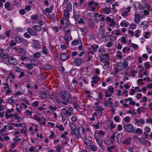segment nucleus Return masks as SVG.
Listing matches in <instances>:
<instances>
[{
    "label": "nucleus",
    "mask_w": 152,
    "mask_h": 152,
    "mask_svg": "<svg viewBox=\"0 0 152 152\" xmlns=\"http://www.w3.org/2000/svg\"><path fill=\"white\" fill-rule=\"evenodd\" d=\"M104 135L105 133L104 132L100 130L95 132L94 135L96 142L100 147L103 150H104L105 147L102 143V138H100V137L102 136H104Z\"/></svg>",
    "instance_id": "1"
},
{
    "label": "nucleus",
    "mask_w": 152,
    "mask_h": 152,
    "mask_svg": "<svg viewBox=\"0 0 152 152\" xmlns=\"http://www.w3.org/2000/svg\"><path fill=\"white\" fill-rule=\"evenodd\" d=\"M70 128V134L75 136V138H79L78 128L74 124L72 123H70L69 124Z\"/></svg>",
    "instance_id": "2"
},
{
    "label": "nucleus",
    "mask_w": 152,
    "mask_h": 152,
    "mask_svg": "<svg viewBox=\"0 0 152 152\" xmlns=\"http://www.w3.org/2000/svg\"><path fill=\"white\" fill-rule=\"evenodd\" d=\"M67 6L65 9L63 11V17L67 19L69 17L70 13L69 12L72 10V6L71 3L70 2H66Z\"/></svg>",
    "instance_id": "3"
},
{
    "label": "nucleus",
    "mask_w": 152,
    "mask_h": 152,
    "mask_svg": "<svg viewBox=\"0 0 152 152\" xmlns=\"http://www.w3.org/2000/svg\"><path fill=\"white\" fill-rule=\"evenodd\" d=\"M79 138L80 137L83 139L86 138L87 133L85 128L81 125L78 127Z\"/></svg>",
    "instance_id": "4"
},
{
    "label": "nucleus",
    "mask_w": 152,
    "mask_h": 152,
    "mask_svg": "<svg viewBox=\"0 0 152 152\" xmlns=\"http://www.w3.org/2000/svg\"><path fill=\"white\" fill-rule=\"evenodd\" d=\"M61 96L62 99L67 102L69 101L70 96L69 94L65 91H63L61 93Z\"/></svg>",
    "instance_id": "5"
},
{
    "label": "nucleus",
    "mask_w": 152,
    "mask_h": 152,
    "mask_svg": "<svg viewBox=\"0 0 152 152\" xmlns=\"http://www.w3.org/2000/svg\"><path fill=\"white\" fill-rule=\"evenodd\" d=\"M131 7H128L126 9H122L119 10L121 13V15L124 17H127L129 15V12L130 11Z\"/></svg>",
    "instance_id": "6"
},
{
    "label": "nucleus",
    "mask_w": 152,
    "mask_h": 152,
    "mask_svg": "<svg viewBox=\"0 0 152 152\" xmlns=\"http://www.w3.org/2000/svg\"><path fill=\"white\" fill-rule=\"evenodd\" d=\"M134 121V124L138 127H142L145 123V121L142 118L140 119H135Z\"/></svg>",
    "instance_id": "7"
},
{
    "label": "nucleus",
    "mask_w": 152,
    "mask_h": 152,
    "mask_svg": "<svg viewBox=\"0 0 152 152\" xmlns=\"http://www.w3.org/2000/svg\"><path fill=\"white\" fill-rule=\"evenodd\" d=\"M100 78L96 75L94 76L91 78V86L92 87L97 86L95 85L97 84L98 82L100 80Z\"/></svg>",
    "instance_id": "8"
},
{
    "label": "nucleus",
    "mask_w": 152,
    "mask_h": 152,
    "mask_svg": "<svg viewBox=\"0 0 152 152\" xmlns=\"http://www.w3.org/2000/svg\"><path fill=\"white\" fill-rule=\"evenodd\" d=\"M124 128L128 133L133 132L134 129V126L131 124H125L124 126Z\"/></svg>",
    "instance_id": "9"
},
{
    "label": "nucleus",
    "mask_w": 152,
    "mask_h": 152,
    "mask_svg": "<svg viewBox=\"0 0 152 152\" xmlns=\"http://www.w3.org/2000/svg\"><path fill=\"white\" fill-rule=\"evenodd\" d=\"M88 5L92 9V11L94 10L96 7H97L99 4L97 3H95L93 1H91L88 3Z\"/></svg>",
    "instance_id": "10"
},
{
    "label": "nucleus",
    "mask_w": 152,
    "mask_h": 152,
    "mask_svg": "<svg viewBox=\"0 0 152 152\" xmlns=\"http://www.w3.org/2000/svg\"><path fill=\"white\" fill-rule=\"evenodd\" d=\"M114 89L112 87H109L105 91V96L106 97L110 96L111 94L113 92Z\"/></svg>",
    "instance_id": "11"
},
{
    "label": "nucleus",
    "mask_w": 152,
    "mask_h": 152,
    "mask_svg": "<svg viewBox=\"0 0 152 152\" xmlns=\"http://www.w3.org/2000/svg\"><path fill=\"white\" fill-rule=\"evenodd\" d=\"M139 8L141 10L147 9L149 11H150V6L145 3H143L142 4H139Z\"/></svg>",
    "instance_id": "12"
},
{
    "label": "nucleus",
    "mask_w": 152,
    "mask_h": 152,
    "mask_svg": "<svg viewBox=\"0 0 152 152\" xmlns=\"http://www.w3.org/2000/svg\"><path fill=\"white\" fill-rule=\"evenodd\" d=\"M8 61L10 64L15 65L18 62V61L16 59L13 57H10L8 58Z\"/></svg>",
    "instance_id": "13"
},
{
    "label": "nucleus",
    "mask_w": 152,
    "mask_h": 152,
    "mask_svg": "<svg viewBox=\"0 0 152 152\" xmlns=\"http://www.w3.org/2000/svg\"><path fill=\"white\" fill-rule=\"evenodd\" d=\"M69 57L68 55L66 53H63L60 55V58L62 61H64L66 60Z\"/></svg>",
    "instance_id": "14"
},
{
    "label": "nucleus",
    "mask_w": 152,
    "mask_h": 152,
    "mask_svg": "<svg viewBox=\"0 0 152 152\" xmlns=\"http://www.w3.org/2000/svg\"><path fill=\"white\" fill-rule=\"evenodd\" d=\"M134 22L137 24H138L140 22V16L138 13L137 12H135L134 13Z\"/></svg>",
    "instance_id": "15"
},
{
    "label": "nucleus",
    "mask_w": 152,
    "mask_h": 152,
    "mask_svg": "<svg viewBox=\"0 0 152 152\" xmlns=\"http://www.w3.org/2000/svg\"><path fill=\"white\" fill-rule=\"evenodd\" d=\"M128 58H125L124 60L123 63H122V65L123 70L126 69L128 67V64L127 61L129 60Z\"/></svg>",
    "instance_id": "16"
},
{
    "label": "nucleus",
    "mask_w": 152,
    "mask_h": 152,
    "mask_svg": "<svg viewBox=\"0 0 152 152\" xmlns=\"http://www.w3.org/2000/svg\"><path fill=\"white\" fill-rule=\"evenodd\" d=\"M61 23L65 28L67 27L69 24L68 19H66L64 18H63L61 20Z\"/></svg>",
    "instance_id": "17"
},
{
    "label": "nucleus",
    "mask_w": 152,
    "mask_h": 152,
    "mask_svg": "<svg viewBox=\"0 0 152 152\" xmlns=\"http://www.w3.org/2000/svg\"><path fill=\"white\" fill-rule=\"evenodd\" d=\"M34 48L36 50H38L41 48L40 42L37 40H36L34 44Z\"/></svg>",
    "instance_id": "18"
},
{
    "label": "nucleus",
    "mask_w": 152,
    "mask_h": 152,
    "mask_svg": "<svg viewBox=\"0 0 152 152\" xmlns=\"http://www.w3.org/2000/svg\"><path fill=\"white\" fill-rule=\"evenodd\" d=\"M61 117L62 119V122L63 124L64 125L67 124V118L66 115H65V114H64V113L62 114L61 115Z\"/></svg>",
    "instance_id": "19"
},
{
    "label": "nucleus",
    "mask_w": 152,
    "mask_h": 152,
    "mask_svg": "<svg viewBox=\"0 0 152 152\" xmlns=\"http://www.w3.org/2000/svg\"><path fill=\"white\" fill-rule=\"evenodd\" d=\"M103 142L104 144L108 145H110L111 143H112V141L107 136L105 137L103 140Z\"/></svg>",
    "instance_id": "20"
},
{
    "label": "nucleus",
    "mask_w": 152,
    "mask_h": 152,
    "mask_svg": "<svg viewBox=\"0 0 152 152\" xmlns=\"http://www.w3.org/2000/svg\"><path fill=\"white\" fill-rule=\"evenodd\" d=\"M123 135V133H120L118 134L116 137L118 143L119 144L121 143Z\"/></svg>",
    "instance_id": "21"
},
{
    "label": "nucleus",
    "mask_w": 152,
    "mask_h": 152,
    "mask_svg": "<svg viewBox=\"0 0 152 152\" xmlns=\"http://www.w3.org/2000/svg\"><path fill=\"white\" fill-rule=\"evenodd\" d=\"M74 62L76 66H79L82 63V60L80 58H75L74 60Z\"/></svg>",
    "instance_id": "22"
},
{
    "label": "nucleus",
    "mask_w": 152,
    "mask_h": 152,
    "mask_svg": "<svg viewBox=\"0 0 152 152\" xmlns=\"http://www.w3.org/2000/svg\"><path fill=\"white\" fill-rule=\"evenodd\" d=\"M101 60L103 62H105L108 60V56L107 54L105 55H102L101 56Z\"/></svg>",
    "instance_id": "23"
},
{
    "label": "nucleus",
    "mask_w": 152,
    "mask_h": 152,
    "mask_svg": "<svg viewBox=\"0 0 152 152\" xmlns=\"http://www.w3.org/2000/svg\"><path fill=\"white\" fill-rule=\"evenodd\" d=\"M131 139L130 137H127L124 139L123 141V143L126 145H128L130 144Z\"/></svg>",
    "instance_id": "24"
},
{
    "label": "nucleus",
    "mask_w": 152,
    "mask_h": 152,
    "mask_svg": "<svg viewBox=\"0 0 152 152\" xmlns=\"http://www.w3.org/2000/svg\"><path fill=\"white\" fill-rule=\"evenodd\" d=\"M120 26L123 27L124 26L125 27H127L129 25V24L128 23V21L126 20H122L120 23Z\"/></svg>",
    "instance_id": "25"
},
{
    "label": "nucleus",
    "mask_w": 152,
    "mask_h": 152,
    "mask_svg": "<svg viewBox=\"0 0 152 152\" xmlns=\"http://www.w3.org/2000/svg\"><path fill=\"white\" fill-rule=\"evenodd\" d=\"M133 133L134 134L137 133L141 135L142 133V130L140 128H137L136 129L134 128Z\"/></svg>",
    "instance_id": "26"
},
{
    "label": "nucleus",
    "mask_w": 152,
    "mask_h": 152,
    "mask_svg": "<svg viewBox=\"0 0 152 152\" xmlns=\"http://www.w3.org/2000/svg\"><path fill=\"white\" fill-rule=\"evenodd\" d=\"M129 45L130 47H132L135 50H137L139 49V46L136 44L133 43H131Z\"/></svg>",
    "instance_id": "27"
},
{
    "label": "nucleus",
    "mask_w": 152,
    "mask_h": 152,
    "mask_svg": "<svg viewBox=\"0 0 152 152\" xmlns=\"http://www.w3.org/2000/svg\"><path fill=\"white\" fill-rule=\"evenodd\" d=\"M27 31L31 35L36 36L37 35V32L33 31L30 28H29L28 29Z\"/></svg>",
    "instance_id": "28"
},
{
    "label": "nucleus",
    "mask_w": 152,
    "mask_h": 152,
    "mask_svg": "<svg viewBox=\"0 0 152 152\" xmlns=\"http://www.w3.org/2000/svg\"><path fill=\"white\" fill-rule=\"evenodd\" d=\"M10 4L9 2H7L4 4L5 8L8 11H11L12 9V8L10 7Z\"/></svg>",
    "instance_id": "29"
},
{
    "label": "nucleus",
    "mask_w": 152,
    "mask_h": 152,
    "mask_svg": "<svg viewBox=\"0 0 152 152\" xmlns=\"http://www.w3.org/2000/svg\"><path fill=\"white\" fill-rule=\"evenodd\" d=\"M141 27L145 29L148 26V23L146 21H144L141 22L140 24Z\"/></svg>",
    "instance_id": "30"
},
{
    "label": "nucleus",
    "mask_w": 152,
    "mask_h": 152,
    "mask_svg": "<svg viewBox=\"0 0 152 152\" xmlns=\"http://www.w3.org/2000/svg\"><path fill=\"white\" fill-rule=\"evenodd\" d=\"M47 97L46 94L44 92H41L40 93V98L42 99H45Z\"/></svg>",
    "instance_id": "31"
},
{
    "label": "nucleus",
    "mask_w": 152,
    "mask_h": 152,
    "mask_svg": "<svg viewBox=\"0 0 152 152\" xmlns=\"http://www.w3.org/2000/svg\"><path fill=\"white\" fill-rule=\"evenodd\" d=\"M32 111H30L28 110H27L25 111V112L24 113H26V115L28 117H31L32 116Z\"/></svg>",
    "instance_id": "32"
},
{
    "label": "nucleus",
    "mask_w": 152,
    "mask_h": 152,
    "mask_svg": "<svg viewBox=\"0 0 152 152\" xmlns=\"http://www.w3.org/2000/svg\"><path fill=\"white\" fill-rule=\"evenodd\" d=\"M56 128L61 131H64V128L61 124H56Z\"/></svg>",
    "instance_id": "33"
},
{
    "label": "nucleus",
    "mask_w": 152,
    "mask_h": 152,
    "mask_svg": "<svg viewBox=\"0 0 152 152\" xmlns=\"http://www.w3.org/2000/svg\"><path fill=\"white\" fill-rule=\"evenodd\" d=\"M138 140L140 142L144 144L146 142H147L150 145L151 142H150L148 141H146L144 139L140 137H138Z\"/></svg>",
    "instance_id": "34"
},
{
    "label": "nucleus",
    "mask_w": 152,
    "mask_h": 152,
    "mask_svg": "<svg viewBox=\"0 0 152 152\" xmlns=\"http://www.w3.org/2000/svg\"><path fill=\"white\" fill-rule=\"evenodd\" d=\"M103 108L101 106H96L95 107V110L98 113H100L103 111Z\"/></svg>",
    "instance_id": "35"
},
{
    "label": "nucleus",
    "mask_w": 152,
    "mask_h": 152,
    "mask_svg": "<svg viewBox=\"0 0 152 152\" xmlns=\"http://www.w3.org/2000/svg\"><path fill=\"white\" fill-rule=\"evenodd\" d=\"M98 36H103L104 34V31L102 28L99 29L98 30Z\"/></svg>",
    "instance_id": "36"
},
{
    "label": "nucleus",
    "mask_w": 152,
    "mask_h": 152,
    "mask_svg": "<svg viewBox=\"0 0 152 152\" xmlns=\"http://www.w3.org/2000/svg\"><path fill=\"white\" fill-rule=\"evenodd\" d=\"M5 116L6 119H8L11 118L13 117V114H12V113L9 114V113H8L7 112H6L5 114Z\"/></svg>",
    "instance_id": "37"
},
{
    "label": "nucleus",
    "mask_w": 152,
    "mask_h": 152,
    "mask_svg": "<svg viewBox=\"0 0 152 152\" xmlns=\"http://www.w3.org/2000/svg\"><path fill=\"white\" fill-rule=\"evenodd\" d=\"M15 41L18 43H20L21 42L22 39L19 36H17L15 38Z\"/></svg>",
    "instance_id": "38"
},
{
    "label": "nucleus",
    "mask_w": 152,
    "mask_h": 152,
    "mask_svg": "<svg viewBox=\"0 0 152 152\" xmlns=\"http://www.w3.org/2000/svg\"><path fill=\"white\" fill-rule=\"evenodd\" d=\"M144 37L145 39H148L150 37L151 34L148 31H145L144 32Z\"/></svg>",
    "instance_id": "39"
},
{
    "label": "nucleus",
    "mask_w": 152,
    "mask_h": 152,
    "mask_svg": "<svg viewBox=\"0 0 152 152\" xmlns=\"http://www.w3.org/2000/svg\"><path fill=\"white\" fill-rule=\"evenodd\" d=\"M116 56L118 58L120 59H121L122 58V57L121 55L122 53L121 51L119 50L117 51L116 52Z\"/></svg>",
    "instance_id": "40"
},
{
    "label": "nucleus",
    "mask_w": 152,
    "mask_h": 152,
    "mask_svg": "<svg viewBox=\"0 0 152 152\" xmlns=\"http://www.w3.org/2000/svg\"><path fill=\"white\" fill-rule=\"evenodd\" d=\"M117 67L119 69L120 71L123 70V69L122 65V63L120 62L117 63Z\"/></svg>",
    "instance_id": "41"
},
{
    "label": "nucleus",
    "mask_w": 152,
    "mask_h": 152,
    "mask_svg": "<svg viewBox=\"0 0 152 152\" xmlns=\"http://www.w3.org/2000/svg\"><path fill=\"white\" fill-rule=\"evenodd\" d=\"M34 28L37 31H39L41 29L40 26L38 25H34L33 26Z\"/></svg>",
    "instance_id": "42"
},
{
    "label": "nucleus",
    "mask_w": 152,
    "mask_h": 152,
    "mask_svg": "<svg viewBox=\"0 0 152 152\" xmlns=\"http://www.w3.org/2000/svg\"><path fill=\"white\" fill-rule=\"evenodd\" d=\"M64 39L65 40V43L66 44H68L69 43V39L68 36L67 34H66L64 36Z\"/></svg>",
    "instance_id": "43"
},
{
    "label": "nucleus",
    "mask_w": 152,
    "mask_h": 152,
    "mask_svg": "<svg viewBox=\"0 0 152 152\" xmlns=\"http://www.w3.org/2000/svg\"><path fill=\"white\" fill-rule=\"evenodd\" d=\"M41 56V54L40 53L37 52L34 54L33 57L35 58H39Z\"/></svg>",
    "instance_id": "44"
},
{
    "label": "nucleus",
    "mask_w": 152,
    "mask_h": 152,
    "mask_svg": "<svg viewBox=\"0 0 152 152\" xmlns=\"http://www.w3.org/2000/svg\"><path fill=\"white\" fill-rule=\"evenodd\" d=\"M42 49H43V50L42 51V53L44 54L45 55H47L48 53V49L46 48V47L45 46H43L42 47Z\"/></svg>",
    "instance_id": "45"
},
{
    "label": "nucleus",
    "mask_w": 152,
    "mask_h": 152,
    "mask_svg": "<svg viewBox=\"0 0 152 152\" xmlns=\"http://www.w3.org/2000/svg\"><path fill=\"white\" fill-rule=\"evenodd\" d=\"M16 30L18 32H24L26 31V28H25L18 27L16 28Z\"/></svg>",
    "instance_id": "46"
},
{
    "label": "nucleus",
    "mask_w": 152,
    "mask_h": 152,
    "mask_svg": "<svg viewBox=\"0 0 152 152\" xmlns=\"http://www.w3.org/2000/svg\"><path fill=\"white\" fill-rule=\"evenodd\" d=\"M77 120V117L76 115H73L71 117V120L72 121L74 122H75Z\"/></svg>",
    "instance_id": "47"
},
{
    "label": "nucleus",
    "mask_w": 152,
    "mask_h": 152,
    "mask_svg": "<svg viewBox=\"0 0 152 152\" xmlns=\"http://www.w3.org/2000/svg\"><path fill=\"white\" fill-rule=\"evenodd\" d=\"M13 117H14L15 120H18V122H20V118L19 116L18 115V114H13Z\"/></svg>",
    "instance_id": "48"
},
{
    "label": "nucleus",
    "mask_w": 152,
    "mask_h": 152,
    "mask_svg": "<svg viewBox=\"0 0 152 152\" xmlns=\"http://www.w3.org/2000/svg\"><path fill=\"white\" fill-rule=\"evenodd\" d=\"M116 23L113 20H112L111 22L109 24V26L110 27H113V28L116 26Z\"/></svg>",
    "instance_id": "49"
},
{
    "label": "nucleus",
    "mask_w": 152,
    "mask_h": 152,
    "mask_svg": "<svg viewBox=\"0 0 152 152\" xmlns=\"http://www.w3.org/2000/svg\"><path fill=\"white\" fill-rule=\"evenodd\" d=\"M79 43V40L78 39L73 40L72 42V44L73 45H76Z\"/></svg>",
    "instance_id": "50"
},
{
    "label": "nucleus",
    "mask_w": 152,
    "mask_h": 152,
    "mask_svg": "<svg viewBox=\"0 0 152 152\" xmlns=\"http://www.w3.org/2000/svg\"><path fill=\"white\" fill-rule=\"evenodd\" d=\"M90 149L92 151H95L97 150V147L96 145H91L90 147Z\"/></svg>",
    "instance_id": "51"
},
{
    "label": "nucleus",
    "mask_w": 152,
    "mask_h": 152,
    "mask_svg": "<svg viewBox=\"0 0 152 152\" xmlns=\"http://www.w3.org/2000/svg\"><path fill=\"white\" fill-rule=\"evenodd\" d=\"M104 10L105 12V13L107 14H108L110 12V8L106 7L104 9Z\"/></svg>",
    "instance_id": "52"
},
{
    "label": "nucleus",
    "mask_w": 152,
    "mask_h": 152,
    "mask_svg": "<svg viewBox=\"0 0 152 152\" xmlns=\"http://www.w3.org/2000/svg\"><path fill=\"white\" fill-rule=\"evenodd\" d=\"M2 85L4 86L3 87V88L4 90H6L7 88H10L9 84L7 83H3Z\"/></svg>",
    "instance_id": "53"
},
{
    "label": "nucleus",
    "mask_w": 152,
    "mask_h": 152,
    "mask_svg": "<svg viewBox=\"0 0 152 152\" xmlns=\"http://www.w3.org/2000/svg\"><path fill=\"white\" fill-rule=\"evenodd\" d=\"M137 25L134 23H131L130 25L129 28L132 29L134 30L136 28Z\"/></svg>",
    "instance_id": "54"
},
{
    "label": "nucleus",
    "mask_w": 152,
    "mask_h": 152,
    "mask_svg": "<svg viewBox=\"0 0 152 152\" xmlns=\"http://www.w3.org/2000/svg\"><path fill=\"white\" fill-rule=\"evenodd\" d=\"M109 38L113 42L115 41L116 40V37L114 36L111 35H110L109 36Z\"/></svg>",
    "instance_id": "55"
},
{
    "label": "nucleus",
    "mask_w": 152,
    "mask_h": 152,
    "mask_svg": "<svg viewBox=\"0 0 152 152\" xmlns=\"http://www.w3.org/2000/svg\"><path fill=\"white\" fill-rule=\"evenodd\" d=\"M22 41L23 45L24 46H27L28 44V41L26 39H23Z\"/></svg>",
    "instance_id": "56"
},
{
    "label": "nucleus",
    "mask_w": 152,
    "mask_h": 152,
    "mask_svg": "<svg viewBox=\"0 0 152 152\" xmlns=\"http://www.w3.org/2000/svg\"><path fill=\"white\" fill-rule=\"evenodd\" d=\"M104 95L103 93L101 91L98 94V97L100 99H101L103 98Z\"/></svg>",
    "instance_id": "57"
},
{
    "label": "nucleus",
    "mask_w": 152,
    "mask_h": 152,
    "mask_svg": "<svg viewBox=\"0 0 152 152\" xmlns=\"http://www.w3.org/2000/svg\"><path fill=\"white\" fill-rule=\"evenodd\" d=\"M26 67L28 69H31L33 67V65L30 63H28L26 64Z\"/></svg>",
    "instance_id": "58"
},
{
    "label": "nucleus",
    "mask_w": 152,
    "mask_h": 152,
    "mask_svg": "<svg viewBox=\"0 0 152 152\" xmlns=\"http://www.w3.org/2000/svg\"><path fill=\"white\" fill-rule=\"evenodd\" d=\"M146 123H149L151 124H152V119L150 117L147 118L146 120Z\"/></svg>",
    "instance_id": "59"
},
{
    "label": "nucleus",
    "mask_w": 152,
    "mask_h": 152,
    "mask_svg": "<svg viewBox=\"0 0 152 152\" xmlns=\"http://www.w3.org/2000/svg\"><path fill=\"white\" fill-rule=\"evenodd\" d=\"M120 117L118 116H115L114 117V120L117 122H118L120 121Z\"/></svg>",
    "instance_id": "60"
},
{
    "label": "nucleus",
    "mask_w": 152,
    "mask_h": 152,
    "mask_svg": "<svg viewBox=\"0 0 152 152\" xmlns=\"http://www.w3.org/2000/svg\"><path fill=\"white\" fill-rule=\"evenodd\" d=\"M93 127L96 129H100V124L99 123H96L93 125Z\"/></svg>",
    "instance_id": "61"
},
{
    "label": "nucleus",
    "mask_w": 152,
    "mask_h": 152,
    "mask_svg": "<svg viewBox=\"0 0 152 152\" xmlns=\"http://www.w3.org/2000/svg\"><path fill=\"white\" fill-rule=\"evenodd\" d=\"M13 125L12 123H9L7 124V126L9 130H12L13 129Z\"/></svg>",
    "instance_id": "62"
},
{
    "label": "nucleus",
    "mask_w": 152,
    "mask_h": 152,
    "mask_svg": "<svg viewBox=\"0 0 152 152\" xmlns=\"http://www.w3.org/2000/svg\"><path fill=\"white\" fill-rule=\"evenodd\" d=\"M144 65L146 67V69H148L150 67V65L148 62H146L145 63Z\"/></svg>",
    "instance_id": "63"
},
{
    "label": "nucleus",
    "mask_w": 152,
    "mask_h": 152,
    "mask_svg": "<svg viewBox=\"0 0 152 152\" xmlns=\"http://www.w3.org/2000/svg\"><path fill=\"white\" fill-rule=\"evenodd\" d=\"M16 42L14 40H12L10 43V46L11 47H13L15 46L16 45Z\"/></svg>",
    "instance_id": "64"
}]
</instances>
